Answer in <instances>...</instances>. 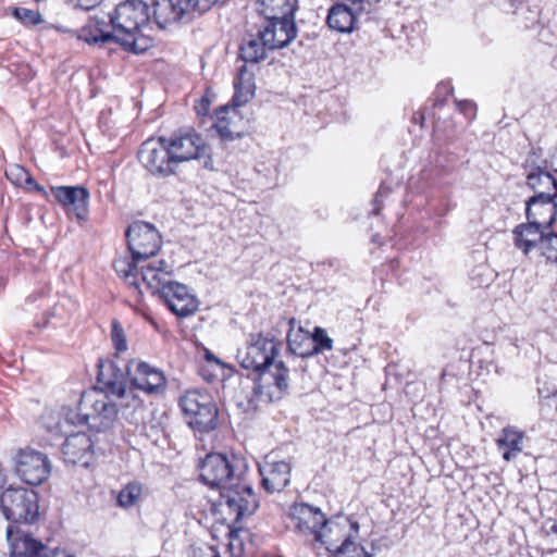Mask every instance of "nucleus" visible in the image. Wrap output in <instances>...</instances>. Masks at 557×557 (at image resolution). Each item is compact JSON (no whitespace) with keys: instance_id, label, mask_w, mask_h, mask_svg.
I'll return each instance as SVG.
<instances>
[{"instance_id":"obj_1","label":"nucleus","mask_w":557,"mask_h":557,"mask_svg":"<svg viewBox=\"0 0 557 557\" xmlns=\"http://www.w3.org/2000/svg\"><path fill=\"white\" fill-rule=\"evenodd\" d=\"M113 32H103L99 22H90L78 32L76 37L88 45L102 46L117 42L125 50L136 54L146 52L153 46V39L144 30L150 21L149 7L143 0H125L109 14Z\"/></svg>"},{"instance_id":"obj_2","label":"nucleus","mask_w":557,"mask_h":557,"mask_svg":"<svg viewBox=\"0 0 557 557\" xmlns=\"http://www.w3.org/2000/svg\"><path fill=\"white\" fill-rule=\"evenodd\" d=\"M282 343L263 333L249 334L247 346L237 352L239 364L257 373L255 393L264 401L280 400L289 387V370L275 361Z\"/></svg>"},{"instance_id":"obj_3","label":"nucleus","mask_w":557,"mask_h":557,"mask_svg":"<svg viewBox=\"0 0 557 557\" xmlns=\"http://www.w3.org/2000/svg\"><path fill=\"white\" fill-rule=\"evenodd\" d=\"M172 267L165 261L158 265L143 267L141 280L151 294H158L168 308L177 317L186 318L198 310L199 302L190 289L178 282L172 281Z\"/></svg>"},{"instance_id":"obj_4","label":"nucleus","mask_w":557,"mask_h":557,"mask_svg":"<svg viewBox=\"0 0 557 557\" xmlns=\"http://www.w3.org/2000/svg\"><path fill=\"white\" fill-rule=\"evenodd\" d=\"M117 414V405L110 399V395L92 391L83 393L77 411H70L65 422L87 425L90 430L102 432L114 424Z\"/></svg>"},{"instance_id":"obj_5","label":"nucleus","mask_w":557,"mask_h":557,"mask_svg":"<svg viewBox=\"0 0 557 557\" xmlns=\"http://www.w3.org/2000/svg\"><path fill=\"white\" fill-rule=\"evenodd\" d=\"M287 527L305 541L327 544L329 519L320 507L308 503H294L286 512Z\"/></svg>"},{"instance_id":"obj_6","label":"nucleus","mask_w":557,"mask_h":557,"mask_svg":"<svg viewBox=\"0 0 557 557\" xmlns=\"http://www.w3.org/2000/svg\"><path fill=\"white\" fill-rule=\"evenodd\" d=\"M246 460L236 455L208 454L199 466V479L212 490H222L246 475Z\"/></svg>"},{"instance_id":"obj_7","label":"nucleus","mask_w":557,"mask_h":557,"mask_svg":"<svg viewBox=\"0 0 557 557\" xmlns=\"http://www.w3.org/2000/svg\"><path fill=\"white\" fill-rule=\"evenodd\" d=\"M178 406L193 430L209 433L218 426L219 410L208 392L198 388L188 389L181 395Z\"/></svg>"},{"instance_id":"obj_8","label":"nucleus","mask_w":557,"mask_h":557,"mask_svg":"<svg viewBox=\"0 0 557 557\" xmlns=\"http://www.w3.org/2000/svg\"><path fill=\"white\" fill-rule=\"evenodd\" d=\"M0 510L13 524H29L39 516L38 495L34 490L9 487L0 495Z\"/></svg>"},{"instance_id":"obj_9","label":"nucleus","mask_w":557,"mask_h":557,"mask_svg":"<svg viewBox=\"0 0 557 557\" xmlns=\"http://www.w3.org/2000/svg\"><path fill=\"white\" fill-rule=\"evenodd\" d=\"M171 156L176 165L190 160H199L205 158V166L209 168L212 163L210 158V149L206 140L194 128H181L169 137L165 136Z\"/></svg>"},{"instance_id":"obj_10","label":"nucleus","mask_w":557,"mask_h":557,"mask_svg":"<svg viewBox=\"0 0 557 557\" xmlns=\"http://www.w3.org/2000/svg\"><path fill=\"white\" fill-rule=\"evenodd\" d=\"M220 505L234 516V521H239L256 511L258 499L251 485L243 476L220 490Z\"/></svg>"},{"instance_id":"obj_11","label":"nucleus","mask_w":557,"mask_h":557,"mask_svg":"<svg viewBox=\"0 0 557 557\" xmlns=\"http://www.w3.org/2000/svg\"><path fill=\"white\" fill-rule=\"evenodd\" d=\"M171 154L165 136L147 139L138 151V158L144 168L159 177L175 174L177 165Z\"/></svg>"},{"instance_id":"obj_12","label":"nucleus","mask_w":557,"mask_h":557,"mask_svg":"<svg viewBox=\"0 0 557 557\" xmlns=\"http://www.w3.org/2000/svg\"><path fill=\"white\" fill-rule=\"evenodd\" d=\"M128 249L136 261H146L156 256L161 248L162 238L159 231L150 223L136 221L126 232Z\"/></svg>"},{"instance_id":"obj_13","label":"nucleus","mask_w":557,"mask_h":557,"mask_svg":"<svg viewBox=\"0 0 557 557\" xmlns=\"http://www.w3.org/2000/svg\"><path fill=\"white\" fill-rule=\"evenodd\" d=\"M14 463L18 478L29 485H40L51 473L52 466L48 456L33 448L20 449Z\"/></svg>"},{"instance_id":"obj_14","label":"nucleus","mask_w":557,"mask_h":557,"mask_svg":"<svg viewBox=\"0 0 557 557\" xmlns=\"http://www.w3.org/2000/svg\"><path fill=\"white\" fill-rule=\"evenodd\" d=\"M129 383L147 395H159L165 391L166 377L160 369L133 359L125 364Z\"/></svg>"},{"instance_id":"obj_15","label":"nucleus","mask_w":557,"mask_h":557,"mask_svg":"<svg viewBox=\"0 0 557 557\" xmlns=\"http://www.w3.org/2000/svg\"><path fill=\"white\" fill-rule=\"evenodd\" d=\"M290 461L280 459L274 451L265 455L259 463L261 484L268 493L282 492L290 482Z\"/></svg>"},{"instance_id":"obj_16","label":"nucleus","mask_w":557,"mask_h":557,"mask_svg":"<svg viewBox=\"0 0 557 557\" xmlns=\"http://www.w3.org/2000/svg\"><path fill=\"white\" fill-rule=\"evenodd\" d=\"M525 184L535 195L531 198L549 199L557 197V180L546 170V165H535L529 156L523 165Z\"/></svg>"},{"instance_id":"obj_17","label":"nucleus","mask_w":557,"mask_h":557,"mask_svg":"<svg viewBox=\"0 0 557 557\" xmlns=\"http://www.w3.org/2000/svg\"><path fill=\"white\" fill-rule=\"evenodd\" d=\"M51 193L67 214H74L82 221L87 219L89 191L85 187L57 186L51 187Z\"/></svg>"},{"instance_id":"obj_18","label":"nucleus","mask_w":557,"mask_h":557,"mask_svg":"<svg viewBox=\"0 0 557 557\" xmlns=\"http://www.w3.org/2000/svg\"><path fill=\"white\" fill-rule=\"evenodd\" d=\"M7 539L12 557H44L46 554L47 548L41 542L21 532L13 524L7 529Z\"/></svg>"},{"instance_id":"obj_19","label":"nucleus","mask_w":557,"mask_h":557,"mask_svg":"<svg viewBox=\"0 0 557 557\" xmlns=\"http://www.w3.org/2000/svg\"><path fill=\"white\" fill-rule=\"evenodd\" d=\"M92 442L90 437L83 432L69 435L63 445L62 454L67 463H81L87 466L90 461Z\"/></svg>"},{"instance_id":"obj_20","label":"nucleus","mask_w":557,"mask_h":557,"mask_svg":"<svg viewBox=\"0 0 557 557\" xmlns=\"http://www.w3.org/2000/svg\"><path fill=\"white\" fill-rule=\"evenodd\" d=\"M126 369L120 368L114 361L99 364L98 383L106 395L115 396L128 387Z\"/></svg>"},{"instance_id":"obj_21","label":"nucleus","mask_w":557,"mask_h":557,"mask_svg":"<svg viewBox=\"0 0 557 557\" xmlns=\"http://www.w3.org/2000/svg\"><path fill=\"white\" fill-rule=\"evenodd\" d=\"M555 199L529 198L525 208L528 222H532L545 230L549 228L557 216V202Z\"/></svg>"},{"instance_id":"obj_22","label":"nucleus","mask_w":557,"mask_h":557,"mask_svg":"<svg viewBox=\"0 0 557 557\" xmlns=\"http://www.w3.org/2000/svg\"><path fill=\"white\" fill-rule=\"evenodd\" d=\"M138 389L132 384L125 387L123 392L117 393L115 404L117 405L119 412L129 423L138 424L144 420L146 407L144 400L139 397Z\"/></svg>"},{"instance_id":"obj_23","label":"nucleus","mask_w":557,"mask_h":557,"mask_svg":"<svg viewBox=\"0 0 557 557\" xmlns=\"http://www.w3.org/2000/svg\"><path fill=\"white\" fill-rule=\"evenodd\" d=\"M362 14L363 13L361 11L356 10L355 5L343 1L342 3H335L330 8L326 23L333 30L338 33H350Z\"/></svg>"},{"instance_id":"obj_24","label":"nucleus","mask_w":557,"mask_h":557,"mask_svg":"<svg viewBox=\"0 0 557 557\" xmlns=\"http://www.w3.org/2000/svg\"><path fill=\"white\" fill-rule=\"evenodd\" d=\"M545 231L532 222L521 223L512 230L513 244L524 255H529L532 249L541 246Z\"/></svg>"},{"instance_id":"obj_25","label":"nucleus","mask_w":557,"mask_h":557,"mask_svg":"<svg viewBox=\"0 0 557 557\" xmlns=\"http://www.w3.org/2000/svg\"><path fill=\"white\" fill-rule=\"evenodd\" d=\"M524 433L513 426H506L496 438V445L502 457L506 461H511L518 457L523 449Z\"/></svg>"},{"instance_id":"obj_26","label":"nucleus","mask_w":557,"mask_h":557,"mask_svg":"<svg viewBox=\"0 0 557 557\" xmlns=\"http://www.w3.org/2000/svg\"><path fill=\"white\" fill-rule=\"evenodd\" d=\"M288 323L293 326L295 319H289ZM287 347L293 355L301 358H309L317 355L311 334L305 331L302 326H299L297 330L290 327L287 334Z\"/></svg>"},{"instance_id":"obj_27","label":"nucleus","mask_w":557,"mask_h":557,"mask_svg":"<svg viewBox=\"0 0 557 557\" xmlns=\"http://www.w3.org/2000/svg\"><path fill=\"white\" fill-rule=\"evenodd\" d=\"M214 127L222 139L233 140L242 136L238 123L242 121L235 108L221 107L215 112Z\"/></svg>"},{"instance_id":"obj_28","label":"nucleus","mask_w":557,"mask_h":557,"mask_svg":"<svg viewBox=\"0 0 557 557\" xmlns=\"http://www.w3.org/2000/svg\"><path fill=\"white\" fill-rule=\"evenodd\" d=\"M141 261H136L132 256V260L128 258H120L114 261V269L120 277H122L131 287L138 290L139 294L143 293L141 285H145L141 280V269L143 267H148L149 264L154 265V263H148L146 265H140ZM158 265V262L156 263Z\"/></svg>"},{"instance_id":"obj_29","label":"nucleus","mask_w":557,"mask_h":557,"mask_svg":"<svg viewBox=\"0 0 557 557\" xmlns=\"http://www.w3.org/2000/svg\"><path fill=\"white\" fill-rule=\"evenodd\" d=\"M270 46L265 45L261 32L257 36H250L239 47V58L247 64H256L267 58Z\"/></svg>"},{"instance_id":"obj_30","label":"nucleus","mask_w":557,"mask_h":557,"mask_svg":"<svg viewBox=\"0 0 557 557\" xmlns=\"http://www.w3.org/2000/svg\"><path fill=\"white\" fill-rule=\"evenodd\" d=\"M235 94L233 102L236 107L243 106L249 101L255 95L253 74L248 71L244 64L238 69V73L234 79Z\"/></svg>"},{"instance_id":"obj_31","label":"nucleus","mask_w":557,"mask_h":557,"mask_svg":"<svg viewBox=\"0 0 557 557\" xmlns=\"http://www.w3.org/2000/svg\"><path fill=\"white\" fill-rule=\"evenodd\" d=\"M153 18L159 28L164 29L169 25L180 22L176 9L171 0H159L152 3Z\"/></svg>"},{"instance_id":"obj_32","label":"nucleus","mask_w":557,"mask_h":557,"mask_svg":"<svg viewBox=\"0 0 557 557\" xmlns=\"http://www.w3.org/2000/svg\"><path fill=\"white\" fill-rule=\"evenodd\" d=\"M144 496V485L138 481L127 483L117 495V505L124 509L137 506Z\"/></svg>"},{"instance_id":"obj_33","label":"nucleus","mask_w":557,"mask_h":557,"mask_svg":"<svg viewBox=\"0 0 557 557\" xmlns=\"http://www.w3.org/2000/svg\"><path fill=\"white\" fill-rule=\"evenodd\" d=\"M176 9L180 21H190L194 14L202 15L209 9L203 4V0H171Z\"/></svg>"},{"instance_id":"obj_34","label":"nucleus","mask_w":557,"mask_h":557,"mask_svg":"<svg viewBox=\"0 0 557 557\" xmlns=\"http://www.w3.org/2000/svg\"><path fill=\"white\" fill-rule=\"evenodd\" d=\"M111 341L115 349L116 355L127 350V339L121 323L113 319L111 322Z\"/></svg>"},{"instance_id":"obj_35","label":"nucleus","mask_w":557,"mask_h":557,"mask_svg":"<svg viewBox=\"0 0 557 557\" xmlns=\"http://www.w3.org/2000/svg\"><path fill=\"white\" fill-rule=\"evenodd\" d=\"M13 15L26 26H35L44 22L38 11L26 8H14Z\"/></svg>"},{"instance_id":"obj_36","label":"nucleus","mask_w":557,"mask_h":557,"mask_svg":"<svg viewBox=\"0 0 557 557\" xmlns=\"http://www.w3.org/2000/svg\"><path fill=\"white\" fill-rule=\"evenodd\" d=\"M313 346L317 355L333 349V339L327 335L326 331L320 326H315L311 334Z\"/></svg>"},{"instance_id":"obj_37","label":"nucleus","mask_w":557,"mask_h":557,"mask_svg":"<svg viewBox=\"0 0 557 557\" xmlns=\"http://www.w3.org/2000/svg\"><path fill=\"white\" fill-rule=\"evenodd\" d=\"M540 249L548 261L557 262V234H545Z\"/></svg>"},{"instance_id":"obj_38","label":"nucleus","mask_w":557,"mask_h":557,"mask_svg":"<svg viewBox=\"0 0 557 557\" xmlns=\"http://www.w3.org/2000/svg\"><path fill=\"white\" fill-rule=\"evenodd\" d=\"M363 546L346 537L344 542L334 549V557H349L356 554H362Z\"/></svg>"},{"instance_id":"obj_39","label":"nucleus","mask_w":557,"mask_h":557,"mask_svg":"<svg viewBox=\"0 0 557 557\" xmlns=\"http://www.w3.org/2000/svg\"><path fill=\"white\" fill-rule=\"evenodd\" d=\"M16 172V175L20 180H23L26 184H29V185H34L35 189L42 194L44 196H47V191L46 189L41 186V185H38L35 180L32 177V175L22 166H15L13 169L10 170V172H7V175H12Z\"/></svg>"},{"instance_id":"obj_40","label":"nucleus","mask_w":557,"mask_h":557,"mask_svg":"<svg viewBox=\"0 0 557 557\" xmlns=\"http://www.w3.org/2000/svg\"><path fill=\"white\" fill-rule=\"evenodd\" d=\"M67 318V314H64V307L58 304L48 313L47 324L58 326L59 324H64Z\"/></svg>"},{"instance_id":"obj_41","label":"nucleus","mask_w":557,"mask_h":557,"mask_svg":"<svg viewBox=\"0 0 557 557\" xmlns=\"http://www.w3.org/2000/svg\"><path fill=\"white\" fill-rule=\"evenodd\" d=\"M230 552L234 557H240L244 552L243 541L239 539L237 532H231L230 534Z\"/></svg>"},{"instance_id":"obj_42","label":"nucleus","mask_w":557,"mask_h":557,"mask_svg":"<svg viewBox=\"0 0 557 557\" xmlns=\"http://www.w3.org/2000/svg\"><path fill=\"white\" fill-rule=\"evenodd\" d=\"M256 171L258 174H263L271 183H274L276 180L277 169L274 164H272L271 168H267L263 163H259L256 166Z\"/></svg>"},{"instance_id":"obj_43","label":"nucleus","mask_w":557,"mask_h":557,"mask_svg":"<svg viewBox=\"0 0 557 557\" xmlns=\"http://www.w3.org/2000/svg\"><path fill=\"white\" fill-rule=\"evenodd\" d=\"M391 193V188L382 184L375 195L374 198V208H373V214L377 215L381 210V199L385 196H387Z\"/></svg>"},{"instance_id":"obj_44","label":"nucleus","mask_w":557,"mask_h":557,"mask_svg":"<svg viewBox=\"0 0 557 557\" xmlns=\"http://www.w3.org/2000/svg\"><path fill=\"white\" fill-rule=\"evenodd\" d=\"M458 109L468 117L472 119L475 115V104L472 101L463 100L457 101Z\"/></svg>"},{"instance_id":"obj_45","label":"nucleus","mask_w":557,"mask_h":557,"mask_svg":"<svg viewBox=\"0 0 557 557\" xmlns=\"http://www.w3.org/2000/svg\"><path fill=\"white\" fill-rule=\"evenodd\" d=\"M194 557H220V553L215 547L206 545L203 547H199L195 552Z\"/></svg>"},{"instance_id":"obj_46","label":"nucleus","mask_w":557,"mask_h":557,"mask_svg":"<svg viewBox=\"0 0 557 557\" xmlns=\"http://www.w3.org/2000/svg\"><path fill=\"white\" fill-rule=\"evenodd\" d=\"M209 108H210V99L207 95L202 96L200 98V100L197 102V104L195 106V110L198 115H207L209 112Z\"/></svg>"},{"instance_id":"obj_47","label":"nucleus","mask_w":557,"mask_h":557,"mask_svg":"<svg viewBox=\"0 0 557 557\" xmlns=\"http://www.w3.org/2000/svg\"><path fill=\"white\" fill-rule=\"evenodd\" d=\"M74 3L75 7L81 8L83 10H91L95 9L98 4L101 3L102 0H70Z\"/></svg>"},{"instance_id":"obj_48","label":"nucleus","mask_w":557,"mask_h":557,"mask_svg":"<svg viewBox=\"0 0 557 557\" xmlns=\"http://www.w3.org/2000/svg\"><path fill=\"white\" fill-rule=\"evenodd\" d=\"M44 557H74L73 555L67 554L65 550L53 549L49 554H45Z\"/></svg>"},{"instance_id":"obj_49","label":"nucleus","mask_w":557,"mask_h":557,"mask_svg":"<svg viewBox=\"0 0 557 557\" xmlns=\"http://www.w3.org/2000/svg\"><path fill=\"white\" fill-rule=\"evenodd\" d=\"M227 0H203V4L210 10L214 5L224 4Z\"/></svg>"},{"instance_id":"obj_50","label":"nucleus","mask_w":557,"mask_h":557,"mask_svg":"<svg viewBox=\"0 0 557 557\" xmlns=\"http://www.w3.org/2000/svg\"><path fill=\"white\" fill-rule=\"evenodd\" d=\"M545 399H547L548 406H555L557 410V393H554L553 395L544 396Z\"/></svg>"},{"instance_id":"obj_51","label":"nucleus","mask_w":557,"mask_h":557,"mask_svg":"<svg viewBox=\"0 0 557 557\" xmlns=\"http://www.w3.org/2000/svg\"><path fill=\"white\" fill-rule=\"evenodd\" d=\"M206 358L209 361L219 362L218 358L211 351H209V350H207V352H206Z\"/></svg>"},{"instance_id":"obj_52","label":"nucleus","mask_w":557,"mask_h":557,"mask_svg":"<svg viewBox=\"0 0 557 557\" xmlns=\"http://www.w3.org/2000/svg\"><path fill=\"white\" fill-rule=\"evenodd\" d=\"M550 533L557 534V523H554V524L550 527Z\"/></svg>"},{"instance_id":"obj_53","label":"nucleus","mask_w":557,"mask_h":557,"mask_svg":"<svg viewBox=\"0 0 557 557\" xmlns=\"http://www.w3.org/2000/svg\"><path fill=\"white\" fill-rule=\"evenodd\" d=\"M413 120H414V122H418V121H420V120L422 121V120H423V116H422V115H420L419 117L414 116V117H413Z\"/></svg>"},{"instance_id":"obj_54","label":"nucleus","mask_w":557,"mask_h":557,"mask_svg":"<svg viewBox=\"0 0 557 557\" xmlns=\"http://www.w3.org/2000/svg\"><path fill=\"white\" fill-rule=\"evenodd\" d=\"M445 92H446V95H449V94H451V92H453V90H451V89H448V90H445Z\"/></svg>"}]
</instances>
